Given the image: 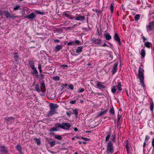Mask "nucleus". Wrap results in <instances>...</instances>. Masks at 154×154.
<instances>
[{
  "instance_id": "f257e3e1",
  "label": "nucleus",
  "mask_w": 154,
  "mask_h": 154,
  "mask_svg": "<svg viewBox=\"0 0 154 154\" xmlns=\"http://www.w3.org/2000/svg\"><path fill=\"white\" fill-rule=\"evenodd\" d=\"M144 70L143 66H141L139 68L138 70V77L140 80V83L142 85L144 89L145 88V86L144 83V77L143 72Z\"/></svg>"
},
{
  "instance_id": "f03ea898",
  "label": "nucleus",
  "mask_w": 154,
  "mask_h": 154,
  "mask_svg": "<svg viewBox=\"0 0 154 154\" xmlns=\"http://www.w3.org/2000/svg\"><path fill=\"white\" fill-rule=\"evenodd\" d=\"M50 109L49 114L52 115L56 113V110L59 107V106L56 104L51 103L49 105Z\"/></svg>"
},
{
  "instance_id": "7ed1b4c3",
  "label": "nucleus",
  "mask_w": 154,
  "mask_h": 154,
  "mask_svg": "<svg viewBox=\"0 0 154 154\" xmlns=\"http://www.w3.org/2000/svg\"><path fill=\"white\" fill-rule=\"evenodd\" d=\"M58 126L64 129L68 130L71 127L70 125L67 123H63L62 124L58 123Z\"/></svg>"
},
{
  "instance_id": "20e7f679",
  "label": "nucleus",
  "mask_w": 154,
  "mask_h": 154,
  "mask_svg": "<svg viewBox=\"0 0 154 154\" xmlns=\"http://www.w3.org/2000/svg\"><path fill=\"white\" fill-rule=\"evenodd\" d=\"M107 151L109 153H112L113 152V144L111 141H109L107 145Z\"/></svg>"
},
{
  "instance_id": "39448f33",
  "label": "nucleus",
  "mask_w": 154,
  "mask_h": 154,
  "mask_svg": "<svg viewBox=\"0 0 154 154\" xmlns=\"http://www.w3.org/2000/svg\"><path fill=\"white\" fill-rule=\"evenodd\" d=\"M147 31L148 32L154 29V21L149 23L148 25L146 26Z\"/></svg>"
},
{
  "instance_id": "423d86ee",
  "label": "nucleus",
  "mask_w": 154,
  "mask_h": 154,
  "mask_svg": "<svg viewBox=\"0 0 154 154\" xmlns=\"http://www.w3.org/2000/svg\"><path fill=\"white\" fill-rule=\"evenodd\" d=\"M36 15L33 13H31L30 14L27 15L25 16V17L27 18L29 20H33V19L36 17Z\"/></svg>"
},
{
  "instance_id": "0eeeda50",
  "label": "nucleus",
  "mask_w": 154,
  "mask_h": 154,
  "mask_svg": "<svg viewBox=\"0 0 154 154\" xmlns=\"http://www.w3.org/2000/svg\"><path fill=\"white\" fill-rule=\"evenodd\" d=\"M75 19L77 20L83 21L85 20V17L83 15L79 14L77 16L75 17Z\"/></svg>"
},
{
  "instance_id": "6e6552de",
  "label": "nucleus",
  "mask_w": 154,
  "mask_h": 154,
  "mask_svg": "<svg viewBox=\"0 0 154 154\" xmlns=\"http://www.w3.org/2000/svg\"><path fill=\"white\" fill-rule=\"evenodd\" d=\"M0 14L2 15H4L7 18L9 17L11 14L10 13L7 11H0Z\"/></svg>"
},
{
  "instance_id": "1a4fd4ad",
  "label": "nucleus",
  "mask_w": 154,
  "mask_h": 154,
  "mask_svg": "<svg viewBox=\"0 0 154 154\" xmlns=\"http://www.w3.org/2000/svg\"><path fill=\"white\" fill-rule=\"evenodd\" d=\"M115 40L118 42V44L120 45H121V42L120 39L117 33H115L113 37Z\"/></svg>"
},
{
  "instance_id": "9d476101",
  "label": "nucleus",
  "mask_w": 154,
  "mask_h": 154,
  "mask_svg": "<svg viewBox=\"0 0 154 154\" xmlns=\"http://www.w3.org/2000/svg\"><path fill=\"white\" fill-rule=\"evenodd\" d=\"M97 88L100 89H105V87L102 85L101 83L99 82H97Z\"/></svg>"
},
{
  "instance_id": "9b49d317",
  "label": "nucleus",
  "mask_w": 154,
  "mask_h": 154,
  "mask_svg": "<svg viewBox=\"0 0 154 154\" xmlns=\"http://www.w3.org/2000/svg\"><path fill=\"white\" fill-rule=\"evenodd\" d=\"M118 63H116L114 65L113 69L112 70V74L114 75L117 72V70Z\"/></svg>"
},
{
  "instance_id": "f8f14e48",
  "label": "nucleus",
  "mask_w": 154,
  "mask_h": 154,
  "mask_svg": "<svg viewBox=\"0 0 154 154\" xmlns=\"http://www.w3.org/2000/svg\"><path fill=\"white\" fill-rule=\"evenodd\" d=\"M8 150L7 148L5 146H2L0 147V151L3 153H6L7 152Z\"/></svg>"
},
{
  "instance_id": "ddd939ff",
  "label": "nucleus",
  "mask_w": 154,
  "mask_h": 154,
  "mask_svg": "<svg viewBox=\"0 0 154 154\" xmlns=\"http://www.w3.org/2000/svg\"><path fill=\"white\" fill-rule=\"evenodd\" d=\"M104 37L108 41L111 39L112 38L111 36L108 33L104 34Z\"/></svg>"
},
{
  "instance_id": "4468645a",
  "label": "nucleus",
  "mask_w": 154,
  "mask_h": 154,
  "mask_svg": "<svg viewBox=\"0 0 154 154\" xmlns=\"http://www.w3.org/2000/svg\"><path fill=\"white\" fill-rule=\"evenodd\" d=\"M145 46L148 48H150L152 46V44L149 42H145Z\"/></svg>"
},
{
  "instance_id": "2eb2a0df",
  "label": "nucleus",
  "mask_w": 154,
  "mask_h": 154,
  "mask_svg": "<svg viewBox=\"0 0 154 154\" xmlns=\"http://www.w3.org/2000/svg\"><path fill=\"white\" fill-rule=\"evenodd\" d=\"M140 54L142 58H144L146 55V52L144 49H142L140 51Z\"/></svg>"
},
{
  "instance_id": "dca6fc26",
  "label": "nucleus",
  "mask_w": 154,
  "mask_h": 154,
  "mask_svg": "<svg viewBox=\"0 0 154 154\" xmlns=\"http://www.w3.org/2000/svg\"><path fill=\"white\" fill-rule=\"evenodd\" d=\"M16 148L17 149L19 152L20 154H22V149L21 146L20 145H18L16 146Z\"/></svg>"
},
{
  "instance_id": "f3484780",
  "label": "nucleus",
  "mask_w": 154,
  "mask_h": 154,
  "mask_svg": "<svg viewBox=\"0 0 154 154\" xmlns=\"http://www.w3.org/2000/svg\"><path fill=\"white\" fill-rule=\"evenodd\" d=\"M62 48V46L61 45H60L56 46L55 47V51L56 52H57L61 50Z\"/></svg>"
},
{
  "instance_id": "a211bd4d",
  "label": "nucleus",
  "mask_w": 154,
  "mask_h": 154,
  "mask_svg": "<svg viewBox=\"0 0 154 154\" xmlns=\"http://www.w3.org/2000/svg\"><path fill=\"white\" fill-rule=\"evenodd\" d=\"M126 148L127 149V153L128 154L130 152L131 149H130V147H129V146L128 145V142L127 141V142H126Z\"/></svg>"
},
{
  "instance_id": "6ab92c4d",
  "label": "nucleus",
  "mask_w": 154,
  "mask_h": 154,
  "mask_svg": "<svg viewBox=\"0 0 154 154\" xmlns=\"http://www.w3.org/2000/svg\"><path fill=\"white\" fill-rule=\"evenodd\" d=\"M82 46H79L78 47L76 50V53H78L81 52L82 51Z\"/></svg>"
},
{
  "instance_id": "aec40b11",
  "label": "nucleus",
  "mask_w": 154,
  "mask_h": 154,
  "mask_svg": "<svg viewBox=\"0 0 154 154\" xmlns=\"http://www.w3.org/2000/svg\"><path fill=\"white\" fill-rule=\"evenodd\" d=\"M72 112H71L72 114H74L76 116H77L78 114V109H73L72 110Z\"/></svg>"
},
{
  "instance_id": "412c9836",
  "label": "nucleus",
  "mask_w": 154,
  "mask_h": 154,
  "mask_svg": "<svg viewBox=\"0 0 154 154\" xmlns=\"http://www.w3.org/2000/svg\"><path fill=\"white\" fill-rule=\"evenodd\" d=\"M21 9L20 8V6L19 5H16L15 7L14 8V11H16L18 10Z\"/></svg>"
},
{
  "instance_id": "4be33fe9",
  "label": "nucleus",
  "mask_w": 154,
  "mask_h": 154,
  "mask_svg": "<svg viewBox=\"0 0 154 154\" xmlns=\"http://www.w3.org/2000/svg\"><path fill=\"white\" fill-rule=\"evenodd\" d=\"M121 83L120 82L118 83L117 85V88H118V90L119 91H120L122 90V88H121Z\"/></svg>"
},
{
  "instance_id": "5701e85b",
  "label": "nucleus",
  "mask_w": 154,
  "mask_h": 154,
  "mask_svg": "<svg viewBox=\"0 0 154 154\" xmlns=\"http://www.w3.org/2000/svg\"><path fill=\"white\" fill-rule=\"evenodd\" d=\"M35 89L38 92H40L42 91V89H40L38 85H36L35 87Z\"/></svg>"
},
{
  "instance_id": "b1692460",
  "label": "nucleus",
  "mask_w": 154,
  "mask_h": 154,
  "mask_svg": "<svg viewBox=\"0 0 154 154\" xmlns=\"http://www.w3.org/2000/svg\"><path fill=\"white\" fill-rule=\"evenodd\" d=\"M60 77L58 76H56L52 77L53 79L55 81H58L60 80Z\"/></svg>"
},
{
  "instance_id": "393cba45",
  "label": "nucleus",
  "mask_w": 154,
  "mask_h": 154,
  "mask_svg": "<svg viewBox=\"0 0 154 154\" xmlns=\"http://www.w3.org/2000/svg\"><path fill=\"white\" fill-rule=\"evenodd\" d=\"M111 91L113 93H115L116 91V87L113 86L111 88Z\"/></svg>"
},
{
  "instance_id": "a878e982",
  "label": "nucleus",
  "mask_w": 154,
  "mask_h": 154,
  "mask_svg": "<svg viewBox=\"0 0 154 154\" xmlns=\"http://www.w3.org/2000/svg\"><path fill=\"white\" fill-rule=\"evenodd\" d=\"M101 42L102 41L100 39H97L95 44L97 45H100L101 44Z\"/></svg>"
},
{
  "instance_id": "bb28decb",
  "label": "nucleus",
  "mask_w": 154,
  "mask_h": 154,
  "mask_svg": "<svg viewBox=\"0 0 154 154\" xmlns=\"http://www.w3.org/2000/svg\"><path fill=\"white\" fill-rule=\"evenodd\" d=\"M108 111V110H105L104 111H103V112H101L100 114H99V115L100 116H103V115H104L105 114H106V113Z\"/></svg>"
},
{
  "instance_id": "cd10ccee",
  "label": "nucleus",
  "mask_w": 154,
  "mask_h": 154,
  "mask_svg": "<svg viewBox=\"0 0 154 154\" xmlns=\"http://www.w3.org/2000/svg\"><path fill=\"white\" fill-rule=\"evenodd\" d=\"M114 11L113 3H111L110 5V11L111 13H113Z\"/></svg>"
},
{
  "instance_id": "c85d7f7f",
  "label": "nucleus",
  "mask_w": 154,
  "mask_h": 154,
  "mask_svg": "<svg viewBox=\"0 0 154 154\" xmlns=\"http://www.w3.org/2000/svg\"><path fill=\"white\" fill-rule=\"evenodd\" d=\"M54 137L55 139H56L59 140H61L62 139L61 136L59 135H56Z\"/></svg>"
},
{
  "instance_id": "c756f323",
  "label": "nucleus",
  "mask_w": 154,
  "mask_h": 154,
  "mask_svg": "<svg viewBox=\"0 0 154 154\" xmlns=\"http://www.w3.org/2000/svg\"><path fill=\"white\" fill-rule=\"evenodd\" d=\"M67 45H75V42L74 41L69 42L67 43Z\"/></svg>"
},
{
  "instance_id": "7c9ffc66",
  "label": "nucleus",
  "mask_w": 154,
  "mask_h": 154,
  "mask_svg": "<svg viewBox=\"0 0 154 154\" xmlns=\"http://www.w3.org/2000/svg\"><path fill=\"white\" fill-rule=\"evenodd\" d=\"M140 17V15L139 14H137L136 15L135 17H134V19L136 21H137L139 19Z\"/></svg>"
},
{
  "instance_id": "2f4dec72",
  "label": "nucleus",
  "mask_w": 154,
  "mask_h": 154,
  "mask_svg": "<svg viewBox=\"0 0 154 154\" xmlns=\"http://www.w3.org/2000/svg\"><path fill=\"white\" fill-rule=\"evenodd\" d=\"M49 143L51 146H53L56 144V143L55 141H53L49 142Z\"/></svg>"
},
{
  "instance_id": "473e14b6",
  "label": "nucleus",
  "mask_w": 154,
  "mask_h": 154,
  "mask_svg": "<svg viewBox=\"0 0 154 154\" xmlns=\"http://www.w3.org/2000/svg\"><path fill=\"white\" fill-rule=\"evenodd\" d=\"M109 112L112 115H113L114 114V111L113 108H112L110 109L109 110Z\"/></svg>"
},
{
  "instance_id": "72a5a7b5",
  "label": "nucleus",
  "mask_w": 154,
  "mask_h": 154,
  "mask_svg": "<svg viewBox=\"0 0 154 154\" xmlns=\"http://www.w3.org/2000/svg\"><path fill=\"white\" fill-rule=\"evenodd\" d=\"M35 140L36 143L38 145H39L41 143V141L39 139L36 138Z\"/></svg>"
},
{
  "instance_id": "f704fd0d",
  "label": "nucleus",
  "mask_w": 154,
  "mask_h": 154,
  "mask_svg": "<svg viewBox=\"0 0 154 154\" xmlns=\"http://www.w3.org/2000/svg\"><path fill=\"white\" fill-rule=\"evenodd\" d=\"M110 137V135H109V134L107 135L106 137L105 141L106 142L108 141L109 140Z\"/></svg>"
},
{
  "instance_id": "c9c22d12",
  "label": "nucleus",
  "mask_w": 154,
  "mask_h": 154,
  "mask_svg": "<svg viewBox=\"0 0 154 154\" xmlns=\"http://www.w3.org/2000/svg\"><path fill=\"white\" fill-rule=\"evenodd\" d=\"M10 18H17L18 17V16L17 15V16H14V15L13 14H12L11 15V14H10Z\"/></svg>"
},
{
  "instance_id": "e433bc0d",
  "label": "nucleus",
  "mask_w": 154,
  "mask_h": 154,
  "mask_svg": "<svg viewBox=\"0 0 154 154\" xmlns=\"http://www.w3.org/2000/svg\"><path fill=\"white\" fill-rule=\"evenodd\" d=\"M42 66L41 64H39L38 66V69L39 70V72L41 73L42 72Z\"/></svg>"
},
{
  "instance_id": "4c0bfd02",
  "label": "nucleus",
  "mask_w": 154,
  "mask_h": 154,
  "mask_svg": "<svg viewBox=\"0 0 154 154\" xmlns=\"http://www.w3.org/2000/svg\"><path fill=\"white\" fill-rule=\"evenodd\" d=\"M57 131V128H55V127L53 128H51L50 130V131Z\"/></svg>"
},
{
  "instance_id": "58836bf2",
  "label": "nucleus",
  "mask_w": 154,
  "mask_h": 154,
  "mask_svg": "<svg viewBox=\"0 0 154 154\" xmlns=\"http://www.w3.org/2000/svg\"><path fill=\"white\" fill-rule=\"evenodd\" d=\"M121 116L119 115L118 114V122H119L120 121V119L121 118Z\"/></svg>"
},
{
  "instance_id": "ea45409f",
  "label": "nucleus",
  "mask_w": 154,
  "mask_h": 154,
  "mask_svg": "<svg viewBox=\"0 0 154 154\" xmlns=\"http://www.w3.org/2000/svg\"><path fill=\"white\" fill-rule=\"evenodd\" d=\"M84 89L82 88H80L79 90V93H81L84 92Z\"/></svg>"
},
{
  "instance_id": "a19ab883",
  "label": "nucleus",
  "mask_w": 154,
  "mask_h": 154,
  "mask_svg": "<svg viewBox=\"0 0 154 154\" xmlns=\"http://www.w3.org/2000/svg\"><path fill=\"white\" fill-rule=\"evenodd\" d=\"M96 40V39L93 38L91 39V41L92 42H95V43Z\"/></svg>"
},
{
  "instance_id": "79ce46f5",
  "label": "nucleus",
  "mask_w": 154,
  "mask_h": 154,
  "mask_svg": "<svg viewBox=\"0 0 154 154\" xmlns=\"http://www.w3.org/2000/svg\"><path fill=\"white\" fill-rule=\"evenodd\" d=\"M64 15L66 17L69 18L70 17V15L67 13H64Z\"/></svg>"
},
{
  "instance_id": "37998d69",
  "label": "nucleus",
  "mask_w": 154,
  "mask_h": 154,
  "mask_svg": "<svg viewBox=\"0 0 154 154\" xmlns=\"http://www.w3.org/2000/svg\"><path fill=\"white\" fill-rule=\"evenodd\" d=\"M153 108H154V104L153 103H152L150 106V110L151 111H153Z\"/></svg>"
},
{
  "instance_id": "c03bdc74",
  "label": "nucleus",
  "mask_w": 154,
  "mask_h": 154,
  "mask_svg": "<svg viewBox=\"0 0 154 154\" xmlns=\"http://www.w3.org/2000/svg\"><path fill=\"white\" fill-rule=\"evenodd\" d=\"M15 55L14 56V58L17 60L19 58L18 56L17 55V54H14Z\"/></svg>"
},
{
  "instance_id": "a18cd8bd",
  "label": "nucleus",
  "mask_w": 154,
  "mask_h": 154,
  "mask_svg": "<svg viewBox=\"0 0 154 154\" xmlns=\"http://www.w3.org/2000/svg\"><path fill=\"white\" fill-rule=\"evenodd\" d=\"M69 87L72 90L74 88V87L72 85H69Z\"/></svg>"
},
{
  "instance_id": "49530a36",
  "label": "nucleus",
  "mask_w": 154,
  "mask_h": 154,
  "mask_svg": "<svg viewBox=\"0 0 154 154\" xmlns=\"http://www.w3.org/2000/svg\"><path fill=\"white\" fill-rule=\"evenodd\" d=\"M36 13H37V14H42V15L44 14V13L43 12L39 11H36Z\"/></svg>"
},
{
  "instance_id": "de8ad7c7",
  "label": "nucleus",
  "mask_w": 154,
  "mask_h": 154,
  "mask_svg": "<svg viewBox=\"0 0 154 154\" xmlns=\"http://www.w3.org/2000/svg\"><path fill=\"white\" fill-rule=\"evenodd\" d=\"M74 41L75 42V44H76L77 45L79 44L80 43V42L77 40H75V41Z\"/></svg>"
},
{
  "instance_id": "09e8293b",
  "label": "nucleus",
  "mask_w": 154,
  "mask_h": 154,
  "mask_svg": "<svg viewBox=\"0 0 154 154\" xmlns=\"http://www.w3.org/2000/svg\"><path fill=\"white\" fill-rule=\"evenodd\" d=\"M32 70H33V73H34L36 74H38V71L35 68V69H33Z\"/></svg>"
},
{
  "instance_id": "8fccbe9b",
  "label": "nucleus",
  "mask_w": 154,
  "mask_h": 154,
  "mask_svg": "<svg viewBox=\"0 0 154 154\" xmlns=\"http://www.w3.org/2000/svg\"><path fill=\"white\" fill-rule=\"evenodd\" d=\"M8 121H10V120H13L14 119V118L12 117H8Z\"/></svg>"
},
{
  "instance_id": "3c124183",
  "label": "nucleus",
  "mask_w": 154,
  "mask_h": 154,
  "mask_svg": "<svg viewBox=\"0 0 154 154\" xmlns=\"http://www.w3.org/2000/svg\"><path fill=\"white\" fill-rule=\"evenodd\" d=\"M76 102V100H74L72 101H71L70 102V103L71 104H75Z\"/></svg>"
},
{
  "instance_id": "603ef678",
  "label": "nucleus",
  "mask_w": 154,
  "mask_h": 154,
  "mask_svg": "<svg viewBox=\"0 0 154 154\" xmlns=\"http://www.w3.org/2000/svg\"><path fill=\"white\" fill-rule=\"evenodd\" d=\"M66 115L69 116H70V115L71 113V112L70 111H69L68 112H67L66 113Z\"/></svg>"
},
{
  "instance_id": "864d4df0",
  "label": "nucleus",
  "mask_w": 154,
  "mask_h": 154,
  "mask_svg": "<svg viewBox=\"0 0 154 154\" xmlns=\"http://www.w3.org/2000/svg\"><path fill=\"white\" fill-rule=\"evenodd\" d=\"M41 85L42 86V87H43V88H45V83L43 82L41 83Z\"/></svg>"
},
{
  "instance_id": "5fc2aeb1",
  "label": "nucleus",
  "mask_w": 154,
  "mask_h": 154,
  "mask_svg": "<svg viewBox=\"0 0 154 154\" xmlns=\"http://www.w3.org/2000/svg\"><path fill=\"white\" fill-rule=\"evenodd\" d=\"M73 28H74V27H67L66 28V29L68 30H72Z\"/></svg>"
},
{
  "instance_id": "6e6d98bb",
  "label": "nucleus",
  "mask_w": 154,
  "mask_h": 154,
  "mask_svg": "<svg viewBox=\"0 0 154 154\" xmlns=\"http://www.w3.org/2000/svg\"><path fill=\"white\" fill-rule=\"evenodd\" d=\"M82 138L85 140L86 141H88L89 140V139L88 138H85L84 137H82Z\"/></svg>"
},
{
  "instance_id": "4d7b16f0",
  "label": "nucleus",
  "mask_w": 154,
  "mask_h": 154,
  "mask_svg": "<svg viewBox=\"0 0 154 154\" xmlns=\"http://www.w3.org/2000/svg\"><path fill=\"white\" fill-rule=\"evenodd\" d=\"M67 84H65L64 85H63L62 86V88H64L65 87L67 86Z\"/></svg>"
},
{
  "instance_id": "13d9d810",
  "label": "nucleus",
  "mask_w": 154,
  "mask_h": 154,
  "mask_svg": "<svg viewBox=\"0 0 154 154\" xmlns=\"http://www.w3.org/2000/svg\"><path fill=\"white\" fill-rule=\"evenodd\" d=\"M102 47H108V45L106 44L105 43H104L103 44L102 46Z\"/></svg>"
},
{
  "instance_id": "bf43d9fd",
  "label": "nucleus",
  "mask_w": 154,
  "mask_h": 154,
  "mask_svg": "<svg viewBox=\"0 0 154 154\" xmlns=\"http://www.w3.org/2000/svg\"><path fill=\"white\" fill-rule=\"evenodd\" d=\"M142 38L143 39V42H144L147 39L144 36H143L142 37Z\"/></svg>"
},
{
  "instance_id": "052dcab7",
  "label": "nucleus",
  "mask_w": 154,
  "mask_h": 154,
  "mask_svg": "<svg viewBox=\"0 0 154 154\" xmlns=\"http://www.w3.org/2000/svg\"><path fill=\"white\" fill-rule=\"evenodd\" d=\"M31 67L32 69H35V68L33 64L31 65Z\"/></svg>"
},
{
  "instance_id": "680f3d73",
  "label": "nucleus",
  "mask_w": 154,
  "mask_h": 154,
  "mask_svg": "<svg viewBox=\"0 0 154 154\" xmlns=\"http://www.w3.org/2000/svg\"><path fill=\"white\" fill-rule=\"evenodd\" d=\"M149 137L146 136L145 139V141H146V140H147L149 139Z\"/></svg>"
},
{
  "instance_id": "e2e57ef3",
  "label": "nucleus",
  "mask_w": 154,
  "mask_h": 154,
  "mask_svg": "<svg viewBox=\"0 0 154 154\" xmlns=\"http://www.w3.org/2000/svg\"><path fill=\"white\" fill-rule=\"evenodd\" d=\"M152 145L153 146H154V138L152 140Z\"/></svg>"
},
{
  "instance_id": "0e129e2a",
  "label": "nucleus",
  "mask_w": 154,
  "mask_h": 154,
  "mask_svg": "<svg viewBox=\"0 0 154 154\" xmlns=\"http://www.w3.org/2000/svg\"><path fill=\"white\" fill-rule=\"evenodd\" d=\"M54 41L55 42L58 43L60 42V40L58 39H57L54 40Z\"/></svg>"
},
{
  "instance_id": "69168bd1",
  "label": "nucleus",
  "mask_w": 154,
  "mask_h": 154,
  "mask_svg": "<svg viewBox=\"0 0 154 154\" xmlns=\"http://www.w3.org/2000/svg\"><path fill=\"white\" fill-rule=\"evenodd\" d=\"M68 66L66 65H61V67H67Z\"/></svg>"
},
{
  "instance_id": "338daca9",
  "label": "nucleus",
  "mask_w": 154,
  "mask_h": 154,
  "mask_svg": "<svg viewBox=\"0 0 154 154\" xmlns=\"http://www.w3.org/2000/svg\"><path fill=\"white\" fill-rule=\"evenodd\" d=\"M82 29H83V30H85L87 31H88V28H83Z\"/></svg>"
},
{
  "instance_id": "774afa93",
  "label": "nucleus",
  "mask_w": 154,
  "mask_h": 154,
  "mask_svg": "<svg viewBox=\"0 0 154 154\" xmlns=\"http://www.w3.org/2000/svg\"><path fill=\"white\" fill-rule=\"evenodd\" d=\"M69 19L71 20H73L74 19H75V17H74L72 16H70V17H69Z\"/></svg>"
}]
</instances>
